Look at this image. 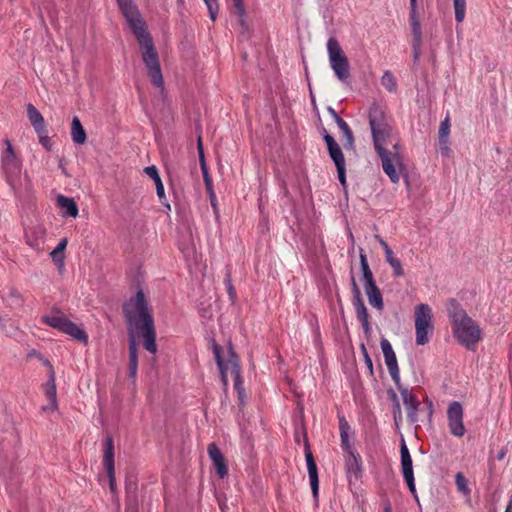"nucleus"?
Returning <instances> with one entry per match:
<instances>
[{"mask_svg":"<svg viewBox=\"0 0 512 512\" xmlns=\"http://www.w3.org/2000/svg\"><path fill=\"white\" fill-rule=\"evenodd\" d=\"M57 205L62 210V216L64 217H73L76 218L79 213L78 205L74 201L73 198L58 195L57 196Z\"/></svg>","mask_w":512,"mask_h":512,"instance_id":"25","label":"nucleus"},{"mask_svg":"<svg viewBox=\"0 0 512 512\" xmlns=\"http://www.w3.org/2000/svg\"><path fill=\"white\" fill-rule=\"evenodd\" d=\"M361 351H362V354L364 357V362H365L367 368L369 369L370 374L372 375L373 374V362H372V359L369 356L364 344L361 345Z\"/></svg>","mask_w":512,"mask_h":512,"instance_id":"42","label":"nucleus"},{"mask_svg":"<svg viewBox=\"0 0 512 512\" xmlns=\"http://www.w3.org/2000/svg\"><path fill=\"white\" fill-rule=\"evenodd\" d=\"M400 456H401V471H402L404 480H405L411 494L414 495V497L417 499L414 472H413V462H412V458H411L409 449H408L406 442L403 438L401 440Z\"/></svg>","mask_w":512,"mask_h":512,"instance_id":"11","label":"nucleus"},{"mask_svg":"<svg viewBox=\"0 0 512 512\" xmlns=\"http://www.w3.org/2000/svg\"><path fill=\"white\" fill-rule=\"evenodd\" d=\"M338 180L342 185L346 184V164L336 167Z\"/></svg>","mask_w":512,"mask_h":512,"instance_id":"47","label":"nucleus"},{"mask_svg":"<svg viewBox=\"0 0 512 512\" xmlns=\"http://www.w3.org/2000/svg\"><path fill=\"white\" fill-rule=\"evenodd\" d=\"M71 138L77 145H82L87 140V134L83 128L80 119L77 116L72 118L71 122Z\"/></svg>","mask_w":512,"mask_h":512,"instance_id":"29","label":"nucleus"},{"mask_svg":"<svg viewBox=\"0 0 512 512\" xmlns=\"http://www.w3.org/2000/svg\"><path fill=\"white\" fill-rule=\"evenodd\" d=\"M103 464L107 471L111 489L114 488L115 470H114V445L111 437H107L104 446Z\"/></svg>","mask_w":512,"mask_h":512,"instance_id":"18","label":"nucleus"},{"mask_svg":"<svg viewBox=\"0 0 512 512\" xmlns=\"http://www.w3.org/2000/svg\"><path fill=\"white\" fill-rule=\"evenodd\" d=\"M328 153L336 167L346 164L344 154L339 145H337V147L329 149Z\"/></svg>","mask_w":512,"mask_h":512,"instance_id":"34","label":"nucleus"},{"mask_svg":"<svg viewBox=\"0 0 512 512\" xmlns=\"http://www.w3.org/2000/svg\"><path fill=\"white\" fill-rule=\"evenodd\" d=\"M421 45H422V42H416V41L412 42L413 63L415 65L418 64L419 59H420Z\"/></svg>","mask_w":512,"mask_h":512,"instance_id":"40","label":"nucleus"},{"mask_svg":"<svg viewBox=\"0 0 512 512\" xmlns=\"http://www.w3.org/2000/svg\"><path fill=\"white\" fill-rule=\"evenodd\" d=\"M121 13L139 42L142 60L152 84L164 90V81L159 56L150 36L145 20L132 0H116Z\"/></svg>","mask_w":512,"mask_h":512,"instance_id":"2","label":"nucleus"},{"mask_svg":"<svg viewBox=\"0 0 512 512\" xmlns=\"http://www.w3.org/2000/svg\"><path fill=\"white\" fill-rule=\"evenodd\" d=\"M230 353H231V358H230L231 373L233 375V380H234V389L236 390V392L238 394L240 403L244 404L245 403V401H244L245 389H244L243 381H242V377H241V368L238 363L237 356L234 354L231 347H230Z\"/></svg>","mask_w":512,"mask_h":512,"instance_id":"21","label":"nucleus"},{"mask_svg":"<svg viewBox=\"0 0 512 512\" xmlns=\"http://www.w3.org/2000/svg\"><path fill=\"white\" fill-rule=\"evenodd\" d=\"M391 268L393 269V273L395 276H403L404 275V270L402 268V264L400 262L399 259H395L394 261H392L390 264Z\"/></svg>","mask_w":512,"mask_h":512,"instance_id":"43","label":"nucleus"},{"mask_svg":"<svg viewBox=\"0 0 512 512\" xmlns=\"http://www.w3.org/2000/svg\"><path fill=\"white\" fill-rule=\"evenodd\" d=\"M384 512H392L391 505L389 503L384 507Z\"/></svg>","mask_w":512,"mask_h":512,"instance_id":"56","label":"nucleus"},{"mask_svg":"<svg viewBox=\"0 0 512 512\" xmlns=\"http://www.w3.org/2000/svg\"><path fill=\"white\" fill-rule=\"evenodd\" d=\"M323 139L327 145L328 150L334 147H337L338 143L334 139L333 136H331L326 129H323Z\"/></svg>","mask_w":512,"mask_h":512,"instance_id":"44","label":"nucleus"},{"mask_svg":"<svg viewBox=\"0 0 512 512\" xmlns=\"http://www.w3.org/2000/svg\"><path fill=\"white\" fill-rule=\"evenodd\" d=\"M425 402H426V404H427V413H428V417H429V419H431V417H432V415H433V411H434V409H433V402H432V400H431V399H429V398H426Z\"/></svg>","mask_w":512,"mask_h":512,"instance_id":"50","label":"nucleus"},{"mask_svg":"<svg viewBox=\"0 0 512 512\" xmlns=\"http://www.w3.org/2000/svg\"><path fill=\"white\" fill-rule=\"evenodd\" d=\"M380 346L383 352L385 364L387 366V369L389 371V374L394 381L396 386H399L400 384V371L397 363V358L395 355V352L393 350V347L391 343L386 339L383 338L380 342Z\"/></svg>","mask_w":512,"mask_h":512,"instance_id":"13","label":"nucleus"},{"mask_svg":"<svg viewBox=\"0 0 512 512\" xmlns=\"http://www.w3.org/2000/svg\"><path fill=\"white\" fill-rule=\"evenodd\" d=\"M455 20L462 23L466 14V0H453Z\"/></svg>","mask_w":512,"mask_h":512,"instance_id":"33","label":"nucleus"},{"mask_svg":"<svg viewBox=\"0 0 512 512\" xmlns=\"http://www.w3.org/2000/svg\"><path fill=\"white\" fill-rule=\"evenodd\" d=\"M337 418L339 423L341 448L343 451H351L352 448H354L351 442V437L354 435V431L343 413L338 412Z\"/></svg>","mask_w":512,"mask_h":512,"instance_id":"19","label":"nucleus"},{"mask_svg":"<svg viewBox=\"0 0 512 512\" xmlns=\"http://www.w3.org/2000/svg\"><path fill=\"white\" fill-rule=\"evenodd\" d=\"M368 119L374 148L381 159L383 171L392 183L397 184L403 170V158L398 151V144L393 146L394 151L385 148L386 140L389 137L386 115L380 106L373 104L369 109Z\"/></svg>","mask_w":512,"mask_h":512,"instance_id":"3","label":"nucleus"},{"mask_svg":"<svg viewBox=\"0 0 512 512\" xmlns=\"http://www.w3.org/2000/svg\"><path fill=\"white\" fill-rule=\"evenodd\" d=\"M454 336L460 344L469 350H473L475 345L481 340L482 331L478 324L472 319L471 323H463L453 328Z\"/></svg>","mask_w":512,"mask_h":512,"instance_id":"9","label":"nucleus"},{"mask_svg":"<svg viewBox=\"0 0 512 512\" xmlns=\"http://www.w3.org/2000/svg\"><path fill=\"white\" fill-rule=\"evenodd\" d=\"M434 331L433 312L426 303H421L415 307V342L419 346H424L430 341Z\"/></svg>","mask_w":512,"mask_h":512,"instance_id":"6","label":"nucleus"},{"mask_svg":"<svg viewBox=\"0 0 512 512\" xmlns=\"http://www.w3.org/2000/svg\"><path fill=\"white\" fill-rule=\"evenodd\" d=\"M375 239L378 241L383 250L387 249V247H390L380 235H375Z\"/></svg>","mask_w":512,"mask_h":512,"instance_id":"52","label":"nucleus"},{"mask_svg":"<svg viewBox=\"0 0 512 512\" xmlns=\"http://www.w3.org/2000/svg\"><path fill=\"white\" fill-rule=\"evenodd\" d=\"M27 116L36 133H41L46 128L44 117L31 103L27 105Z\"/></svg>","mask_w":512,"mask_h":512,"instance_id":"28","label":"nucleus"},{"mask_svg":"<svg viewBox=\"0 0 512 512\" xmlns=\"http://www.w3.org/2000/svg\"><path fill=\"white\" fill-rule=\"evenodd\" d=\"M385 254V260L388 264H390L392 261H394L396 258L394 256V253L390 247H387V249L384 250Z\"/></svg>","mask_w":512,"mask_h":512,"instance_id":"49","label":"nucleus"},{"mask_svg":"<svg viewBox=\"0 0 512 512\" xmlns=\"http://www.w3.org/2000/svg\"><path fill=\"white\" fill-rule=\"evenodd\" d=\"M447 313L452 322L453 328L466 322L471 323V319L462 306L455 300L450 299L447 305Z\"/></svg>","mask_w":512,"mask_h":512,"instance_id":"17","label":"nucleus"},{"mask_svg":"<svg viewBox=\"0 0 512 512\" xmlns=\"http://www.w3.org/2000/svg\"><path fill=\"white\" fill-rule=\"evenodd\" d=\"M345 138L344 148L347 150H351L354 148V136L352 130L348 131V133L343 134Z\"/></svg>","mask_w":512,"mask_h":512,"instance_id":"46","label":"nucleus"},{"mask_svg":"<svg viewBox=\"0 0 512 512\" xmlns=\"http://www.w3.org/2000/svg\"><path fill=\"white\" fill-rule=\"evenodd\" d=\"M224 283H225V286H226V289H227V293L229 295V298L234 301L235 298H236V293H235V289H234V286L232 284V280H231V274L230 272L228 271L227 274H226V277H225V280H224Z\"/></svg>","mask_w":512,"mask_h":512,"instance_id":"39","label":"nucleus"},{"mask_svg":"<svg viewBox=\"0 0 512 512\" xmlns=\"http://www.w3.org/2000/svg\"><path fill=\"white\" fill-rule=\"evenodd\" d=\"M42 322L46 325L60 330L61 332L71 336L73 339L87 343L88 336L86 332L77 326L74 322L70 321L59 309L53 308L51 314L44 315L41 318Z\"/></svg>","mask_w":512,"mask_h":512,"instance_id":"5","label":"nucleus"},{"mask_svg":"<svg viewBox=\"0 0 512 512\" xmlns=\"http://www.w3.org/2000/svg\"><path fill=\"white\" fill-rule=\"evenodd\" d=\"M211 349L215 358V362L218 366L221 382L223 384L224 389L228 386V376L227 371L229 366L231 367L230 359L226 362L222 358V351L223 348L221 345H219L214 338L211 339Z\"/></svg>","mask_w":512,"mask_h":512,"instance_id":"15","label":"nucleus"},{"mask_svg":"<svg viewBox=\"0 0 512 512\" xmlns=\"http://www.w3.org/2000/svg\"><path fill=\"white\" fill-rule=\"evenodd\" d=\"M450 118L449 116H446L440 123L439 126V137H438V143H439V151L442 156L450 157L451 155V148H450V141H449V135H450Z\"/></svg>","mask_w":512,"mask_h":512,"instance_id":"23","label":"nucleus"},{"mask_svg":"<svg viewBox=\"0 0 512 512\" xmlns=\"http://www.w3.org/2000/svg\"><path fill=\"white\" fill-rule=\"evenodd\" d=\"M207 451H208L209 458L211 459V461L215 467L217 475L220 478H224L225 476H227V474H228L227 464H226L225 458H224L222 452L220 451V449L218 448V446L215 443H210L208 445Z\"/></svg>","mask_w":512,"mask_h":512,"instance_id":"20","label":"nucleus"},{"mask_svg":"<svg viewBox=\"0 0 512 512\" xmlns=\"http://www.w3.org/2000/svg\"><path fill=\"white\" fill-rule=\"evenodd\" d=\"M145 173L153 179L154 185L156 186V194L159 198V201L162 205H164L168 210L171 209L170 204L167 201L165 195V189L161 177L159 175V171L155 165L148 166L144 169Z\"/></svg>","mask_w":512,"mask_h":512,"instance_id":"24","label":"nucleus"},{"mask_svg":"<svg viewBox=\"0 0 512 512\" xmlns=\"http://www.w3.org/2000/svg\"><path fill=\"white\" fill-rule=\"evenodd\" d=\"M335 122L343 134L348 133V131L351 130V128L349 127L347 122L344 121L342 118H338L337 121H335Z\"/></svg>","mask_w":512,"mask_h":512,"instance_id":"48","label":"nucleus"},{"mask_svg":"<svg viewBox=\"0 0 512 512\" xmlns=\"http://www.w3.org/2000/svg\"><path fill=\"white\" fill-rule=\"evenodd\" d=\"M505 512H512V499L510 500Z\"/></svg>","mask_w":512,"mask_h":512,"instance_id":"55","label":"nucleus"},{"mask_svg":"<svg viewBox=\"0 0 512 512\" xmlns=\"http://www.w3.org/2000/svg\"><path fill=\"white\" fill-rule=\"evenodd\" d=\"M2 144L4 149L1 152V168L10 186L15 187L21 175L22 161L8 138L3 139Z\"/></svg>","mask_w":512,"mask_h":512,"instance_id":"7","label":"nucleus"},{"mask_svg":"<svg viewBox=\"0 0 512 512\" xmlns=\"http://www.w3.org/2000/svg\"><path fill=\"white\" fill-rule=\"evenodd\" d=\"M464 410L458 401H453L447 409V421L450 433L455 437L464 436L466 429L463 423Z\"/></svg>","mask_w":512,"mask_h":512,"instance_id":"10","label":"nucleus"},{"mask_svg":"<svg viewBox=\"0 0 512 512\" xmlns=\"http://www.w3.org/2000/svg\"><path fill=\"white\" fill-rule=\"evenodd\" d=\"M232 1H233V5L236 9V14L239 17V21H240L241 25L244 26L245 25V16H246L244 2H243V0H232Z\"/></svg>","mask_w":512,"mask_h":512,"instance_id":"38","label":"nucleus"},{"mask_svg":"<svg viewBox=\"0 0 512 512\" xmlns=\"http://www.w3.org/2000/svg\"><path fill=\"white\" fill-rule=\"evenodd\" d=\"M67 243H68L67 238H62L59 241V243L57 244V246L50 253V256L54 262L63 265L64 259H65L64 251L67 246Z\"/></svg>","mask_w":512,"mask_h":512,"instance_id":"30","label":"nucleus"},{"mask_svg":"<svg viewBox=\"0 0 512 512\" xmlns=\"http://www.w3.org/2000/svg\"><path fill=\"white\" fill-rule=\"evenodd\" d=\"M327 112L329 113V115L333 118L334 121H337L338 118H341L338 113L335 111L334 108H332L331 106H328L327 107Z\"/></svg>","mask_w":512,"mask_h":512,"instance_id":"51","label":"nucleus"},{"mask_svg":"<svg viewBox=\"0 0 512 512\" xmlns=\"http://www.w3.org/2000/svg\"><path fill=\"white\" fill-rule=\"evenodd\" d=\"M506 454H507V449L503 447V448H502V449L497 453V455H496V459H497V460H499V461H501V460H503V459L505 458Z\"/></svg>","mask_w":512,"mask_h":512,"instance_id":"53","label":"nucleus"},{"mask_svg":"<svg viewBox=\"0 0 512 512\" xmlns=\"http://www.w3.org/2000/svg\"><path fill=\"white\" fill-rule=\"evenodd\" d=\"M214 199H215V195H214V193L212 192V193H211V202H212V205H213V206H215V204H214V203H215V200H214Z\"/></svg>","mask_w":512,"mask_h":512,"instance_id":"57","label":"nucleus"},{"mask_svg":"<svg viewBox=\"0 0 512 512\" xmlns=\"http://www.w3.org/2000/svg\"><path fill=\"white\" fill-rule=\"evenodd\" d=\"M455 484L457 486V489L464 495H470L471 493V490L470 488L468 487V484H467V480L465 478V476L461 473V472H458L455 476Z\"/></svg>","mask_w":512,"mask_h":512,"instance_id":"35","label":"nucleus"},{"mask_svg":"<svg viewBox=\"0 0 512 512\" xmlns=\"http://www.w3.org/2000/svg\"><path fill=\"white\" fill-rule=\"evenodd\" d=\"M360 266L363 275V286L368 298L369 304L377 309L378 311H382L384 309L383 297L380 289L376 285L373 273L369 267L367 257L364 254L362 248H360Z\"/></svg>","mask_w":512,"mask_h":512,"instance_id":"8","label":"nucleus"},{"mask_svg":"<svg viewBox=\"0 0 512 512\" xmlns=\"http://www.w3.org/2000/svg\"><path fill=\"white\" fill-rule=\"evenodd\" d=\"M348 454V457L345 461V469L348 475V478L358 479L361 476L362 472V460L361 456L356 452L355 448H352L351 451H344Z\"/></svg>","mask_w":512,"mask_h":512,"instance_id":"22","label":"nucleus"},{"mask_svg":"<svg viewBox=\"0 0 512 512\" xmlns=\"http://www.w3.org/2000/svg\"><path fill=\"white\" fill-rule=\"evenodd\" d=\"M401 397L403 399L404 406L407 410V418L409 422L415 423L418 421V410L420 403L417 399V397L412 394L407 388H402L401 384L397 386Z\"/></svg>","mask_w":512,"mask_h":512,"instance_id":"14","label":"nucleus"},{"mask_svg":"<svg viewBox=\"0 0 512 512\" xmlns=\"http://www.w3.org/2000/svg\"><path fill=\"white\" fill-rule=\"evenodd\" d=\"M352 293H353V307L355 309L356 316L361 323L363 332L366 335L371 333V324L369 321V314L367 308L364 304V301L361 296L360 289L352 277Z\"/></svg>","mask_w":512,"mask_h":512,"instance_id":"12","label":"nucleus"},{"mask_svg":"<svg viewBox=\"0 0 512 512\" xmlns=\"http://www.w3.org/2000/svg\"><path fill=\"white\" fill-rule=\"evenodd\" d=\"M197 150H198V154H199V160H200L201 169H202V172L204 175V179H205L206 184L208 185V173H207V167H206V163H205V157H204L201 138L198 139Z\"/></svg>","mask_w":512,"mask_h":512,"instance_id":"37","label":"nucleus"},{"mask_svg":"<svg viewBox=\"0 0 512 512\" xmlns=\"http://www.w3.org/2000/svg\"><path fill=\"white\" fill-rule=\"evenodd\" d=\"M124 317L129 335V377L135 379L138 371V345L135 333L143 337V347L151 354L157 353L156 330L144 292L140 289L124 303Z\"/></svg>","mask_w":512,"mask_h":512,"instance_id":"1","label":"nucleus"},{"mask_svg":"<svg viewBox=\"0 0 512 512\" xmlns=\"http://www.w3.org/2000/svg\"><path fill=\"white\" fill-rule=\"evenodd\" d=\"M11 307H22L24 300L20 292L16 288H9L6 296L4 297Z\"/></svg>","mask_w":512,"mask_h":512,"instance_id":"31","label":"nucleus"},{"mask_svg":"<svg viewBox=\"0 0 512 512\" xmlns=\"http://www.w3.org/2000/svg\"><path fill=\"white\" fill-rule=\"evenodd\" d=\"M410 24L413 41L422 42L421 23L417 14V0H410Z\"/></svg>","mask_w":512,"mask_h":512,"instance_id":"26","label":"nucleus"},{"mask_svg":"<svg viewBox=\"0 0 512 512\" xmlns=\"http://www.w3.org/2000/svg\"><path fill=\"white\" fill-rule=\"evenodd\" d=\"M349 239H350V241H351L352 249H353V248H354V242H355V240H354V236H353V234H352L351 232H349Z\"/></svg>","mask_w":512,"mask_h":512,"instance_id":"54","label":"nucleus"},{"mask_svg":"<svg viewBox=\"0 0 512 512\" xmlns=\"http://www.w3.org/2000/svg\"><path fill=\"white\" fill-rule=\"evenodd\" d=\"M208 12L209 17L212 21H215L219 12V2L218 0H203Z\"/></svg>","mask_w":512,"mask_h":512,"instance_id":"36","label":"nucleus"},{"mask_svg":"<svg viewBox=\"0 0 512 512\" xmlns=\"http://www.w3.org/2000/svg\"><path fill=\"white\" fill-rule=\"evenodd\" d=\"M125 512H129V509L127 508Z\"/></svg>","mask_w":512,"mask_h":512,"instance_id":"58","label":"nucleus"},{"mask_svg":"<svg viewBox=\"0 0 512 512\" xmlns=\"http://www.w3.org/2000/svg\"><path fill=\"white\" fill-rule=\"evenodd\" d=\"M326 46L331 69L340 82L347 83L350 78V64L339 41L330 37Z\"/></svg>","mask_w":512,"mask_h":512,"instance_id":"4","label":"nucleus"},{"mask_svg":"<svg viewBox=\"0 0 512 512\" xmlns=\"http://www.w3.org/2000/svg\"><path fill=\"white\" fill-rule=\"evenodd\" d=\"M323 139L327 145L328 150L334 147H337L338 143L334 139L333 136H331L326 129H323Z\"/></svg>","mask_w":512,"mask_h":512,"instance_id":"45","label":"nucleus"},{"mask_svg":"<svg viewBox=\"0 0 512 512\" xmlns=\"http://www.w3.org/2000/svg\"><path fill=\"white\" fill-rule=\"evenodd\" d=\"M381 84L386 88L389 92H396L397 90V81L395 76L390 70H385L381 77Z\"/></svg>","mask_w":512,"mask_h":512,"instance_id":"32","label":"nucleus"},{"mask_svg":"<svg viewBox=\"0 0 512 512\" xmlns=\"http://www.w3.org/2000/svg\"><path fill=\"white\" fill-rule=\"evenodd\" d=\"M46 132L47 131H46V128H45L41 133H37V135L39 137L40 144L46 150H50L51 149V141H50V138L47 136Z\"/></svg>","mask_w":512,"mask_h":512,"instance_id":"41","label":"nucleus"},{"mask_svg":"<svg viewBox=\"0 0 512 512\" xmlns=\"http://www.w3.org/2000/svg\"><path fill=\"white\" fill-rule=\"evenodd\" d=\"M50 367H52L50 365ZM45 395L49 400V406L44 407L43 409L46 410H55L57 409V391H56V384H55V373L53 368H51L48 382L45 387Z\"/></svg>","mask_w":512,"mask_h":512,"instance_id":"27","label":"nucleus"},{"mask_svg":"<svg viewBox=\"0 0 512 512\" xmlns=\"http://www.w3.org/2000/svg\"><path fill=\"white\" fill-rule=\"evenodd\" d=\"M305 460H306L312 494H313L314 499H317L318 492H319L318 469H317V465L314 460L313 454L308 445L305 448Z\"/></svg>","mask_w":512,"mask_h":512,"instance_id":"16","label":"nucleus"}]
</instances>
